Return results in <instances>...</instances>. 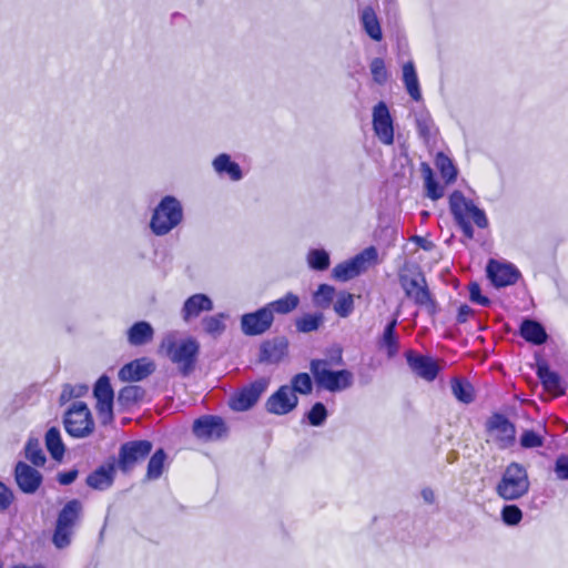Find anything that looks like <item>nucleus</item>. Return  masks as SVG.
<instances>
[{"label": "nucleus", "instance_id": "nucleus-5", "mask_svg": "<svg viewBox=\"0 0 568 568\" xmlns=\"http://www.w3.org/2000/svg\"><path fill=\"white\" fill-rule=\"evenodd\" d=\"M399 283L405 295L416 305L424 307L430 315L436 313L437 304L428 290L424 274L418 268L399 274Z\"/></svg>", "mask_w": 568, "mask_h": 568}, {"label": "nucleus", "instance_id": "nucleus-47", "mask_svg": "<svg viewBox=\"0 0 568 568\" xmlns=\"http://www.w3.org/2000/svg\"><path fill=\"white\" fill-rule=\"evenodd\" d=\"M373 80L377 84H384L388 79V72L385 67V62L381 58H374L369 64Z\"/></svg>", "mask_w": 568, "mask_h": 568}, {"label": "nucleus", "instance_id": "nucleus-36", "mask_svg": "<svg viewBox=\"0 0 568 568\" xmlns=\"http://www.w3.org/2000/svg\"><path fill=\"white\" fill-rule=\"evenodd\" d=\"M287 344L284 341L264 343L262 346V359L268 363H276L285 355Z\"/></svg>", "mask_w": 568, "mask_h": 568}, {"label": "nucleus", "instance_id": "nucleus-26", "mask_svg": "<svg viewBox=\"0 0 568 568\" xmlns=\"http://www.w3.org/2000/svg\"><path fill=\"white\" fill-rule=\"evenodd\" d=\"M397 318L394 317L384 328L378 341V347L384 349L389 358L396 356L399 349L398 336L396 334Z\"/></svg>", "mask_w": 568, "mask_h": 568}, {"label": "nucleus", "instance_id": "nucleus-33", "mask_svg": "<svg viewBox=\"0 0 568 568\" xmlns=\"http://www.w3.org/2000/svg\"><path fill=\"white\" fill-rule=\"evenodd\" d=\"M300 304V298L293 293H287L285 296L273 301L265 305L266 308H271V314H288L294 311Z\"/></svg>", "mask_w": 568, "mask_h": 568}, {"label": "nucleus", "instance_id": "nucleus-53", "mask_svg": "<svg viewBox=\"0 0 568 568\" xmlns=\"http://www.w3.org/2000/svg\"><path fill=\"white\" fill-rule=\"evenodd\" d=\"M469 298L471 302L486 306L489 304L488 297L481 294V288L478 283L473 282L469 284Z\"/></svg>", "mask_w": 568, "mask_h": 568}, {"label": "nucleus", "instance_id": "nucleus-23", "mask_svg": "<svg viewBox=\"0 0 568 568\" xmlns=\"http://www.w3.org/2000/svg\"><path fill=\"white\" fill-rule=\"evenodd\" d=\"M536 373L547 392L551 393L554 396L565 394V386L560 376L556 372L551 371L545 362L537 364Z\"/></svg>", "mask_w": 568, "mask_h": 568}, {"label": "nucleus", "instance_id": "nucleus-7", "mask_svg": "<svg viewBox=\"0 0 568 568\" xmlns=\"http://www.w3.org/2000/svg\"><path fill=\"white\" fill-rule=\"evenodd\" d=\"M82 505L79 500L68 501L59 513L52 541L57 548H64L70 545L73 529L80 518Z\"/></svg>", "mask_w": 568, "mask_h": 568}, {"label": "nucleus", "instance_id": "nucleus-41", "mask_svg": "<svg viewBox=\"0 0 568 568\" xmlns=\"http://www.w3.org/2000/svg\"><path fill=\"white\" fill-rule=\"evenodd\" d=\"M336 295L335 288L327 284H321L313 295V303L320 308H328Z\"/></svg>", "mask_w": 568, "mask_h": 568}, {"label": "nucleus", "instance_id": "nucleus-37", "mask_svg": "<svg viewBox=\"0 0 568 568\" xmlns=\"http://www.w3.org/2000/svg\"><path fill=\"white\" fill-rule=\"evenodd\" d=\"M166 459L165 452L160 448L150 458L146 469V479L155 480L161 477Z\"/></svg>", "mask_w": 568, "mask_h": 568}, {"label": "nucleus", "instance_id": "nucleus-55", "mask_svg": "<svg viewBox=\"0 0 568 568\" xmlns=\"http://www.w3.org/2000/svg\"><path fill=\"white\" fill-rule=\"evenodd\" d=\"M78 477V470L77 469H71L69 471H64V473H60L58 475V481L61 484V485H70L72 484Z\"/></svg>", "mask_w": 568, "mask_h": 568}, {"label": "nucleus", "instance_id": "nucleus-54", "mask_svg": "<svg viewBox=\"0 0 568 568\" xmlns=\"http://www.w3.org/2000/svg\"><path fill=\"white\" fill-rule=\"evenodd\" d=\"M13 501V493L0 481V511L7 510Z\"/></svg>", "mask_w": 568, "mask_h": 568}, {"label": "nucleus", "instance_id": "nucleus-57", "mask_svg": "<svg viewBox=\"0 0 568 568\" xmlns=\"http://www.w3.org/2000/svg\"><path fill=\"white\" fill-rule=\"evenodd\" d=\"M422 498L426 504H434L435 503V493L432 488H424L422 490Z\"/></svg>", "mask_w": 568, "mask_h": 568}, {"label": "nucleus", "instance_id": "nucleus-19", "mask_svg": "<svg viewBox=\"0 0 568 568\" xmlns=\"http://www.w3.org/2000/svg\"><path fill=\"white\" fill-rule=\"evenodd\" d=\"M193 433L200 439L214 440L221 438L226 428L221 417L203 416L194 422Z\"/></svg>", "mask_w": 568, "mask_h": 568}, {"label": "nucleus", "instance_id": "nucleus-32", "mask_svg": "<svg viewBox=\"0 0 568 568\" xmlns=\"http://www.w3.org/2000/svg\"><path fill=\"white\" fill-rule=\"evenodd\" d=\"M415 122L419 136L428 143L436 134V128L430 114L427 111H420L415 114Z\"/></svg>", "mask_w": 568, "mask_h": 568}, {"label": "nucleus", "instance_id": "nucleus-21", "mask_svg": "<svg viewBox=\"0 0 568 568\" xmlns=\"http://www.w3.org/2000/svg\"><path fill=\"white\" fill-rule=\"evenodd\" d=\"M154 371V362L146 357H141L125 364L119 371V378L123 382H139L150 376Z\"/></svg>", "mask_w": 568, "mask_h": 568}, {"label": "nucleus", "instance_id": "nucleus-39", "mask_svg": "<svg viewBox=\"0 0 568 568\" xmlns=\"http://www.w3.org/2000/svg\"><path fill=\"white\" fill-rule=\"evenodd\" d=\"M422 166H423L426 195L434 201L443 197L444 187L440 186L435 181L432 169L425 163H423Z\"/></svg>", "mask_w": 568, "mask_h": 568}, {"label": "nucleus", "instance_id": "nucleus-11", "mask_svg": "<svg viewBox=\"0 0 568 568\" xmlns=\"http://www.w3.org/2000/svg\"><path fill=\"white\" fill-rule=\"evenodd\" d=\"M150 440H131L121 445L116 466L122 473L131 471L136 464L145 459L152 450Z\"/></svg>", "mask_w": 568, "mask_h": 568}, {"label": "nucleus", "instance_id": "nucleus-24", "mask_svg": "<svg viewBox=\"0 0 568 568\" xmlns=\"http://www.w3.org/2000/svg\"><path fill=\"white\" fill-rule=\"evenodd\" d=\"M128 342L132 346H142L153 339L154 329L149 322L140 321L128 329Z\"/></svg>", "mask_w": 568, "mask_h": 568}, {"label": "nucleus", "instance_id": "nucleus-44", "mask_svg": "<svg viewBox=\"0 0 568 568\" xmlns=\"http://www.w3.org/2000/svg\"><path fill=\"white\" fill-rule=\"evenodd\" d=\"M323 322L322 314H305L296 321V328L302 333L316 331Z\"/></svg>", "mask_w": 568, "mask_h": 568}, {"label": "nucleus", "instance_id": "nucleus-52", "mask_svg": "<svg viewBox=\"0 0 568 568\" xmlns=\"http://www.w3.org/2000/svg\"><path fill=\"white\" fill-rule=\"evenodd\" d=\"M555 474L560 480H568V456L560 455L555 462Z\"/></svg>", "mask_w": 568, "mask_h": 568}, {"label": "nucleus", "instance_id": "nucleus-14", "mask_svg": "<svg viewBox=\"0 0 568 568\" xmlns=\"http://www.w3.org/2000/svg\"><path fill=\"white\" fill-rule=\"evenodd\" d=\"M373 129L376 136L383 144H393V120L385 102H378L373 109Z\"/></svg>", "mask_w": 568, "mask_h": 568}, {"label": "nucleus", "instance_id": "nucleus-48", "mask_svg": "<svg viewBox=\"0 0 568 568\" xmlns=\"http://www.w3.org/2000/svg\"><path fill=\"white\" fill-rule=\"evenodd\" d=\"M501 519L508 526H515L523 519V511L516 505H506L501 509Z\"/></svg>", "mask_w": 568, "mask_h": 568}, {"label": "nucleus", "instance_id": "nucleus-25", "mask_svg": "<svg viewBox=\"0 0 568 568\" xmlns=\"http://www.w3.org/2000/svg\"><path fill=\"white\" fill-rule=\"evenodd\" d=\"M214 171L219 175H227L232 181H240L243 178L240 165L231 160L226 153L217 155L212 162Z\"/></svg>", "mask_w": 568, "mask_h": 568}, {"label": "nucleus", "instance_id": "nucleus-22", "mask_svg": "<svg viewBox=\"0 0 568 568\" xmlns=\"http://www.w3.org/2000/svg\"><path fill=\"white\" fill-rule=\"evenodd\" d=\"M213 310V302L206 294H193L183 304L181 316L184 322L197 318L202 312H210Z\"/></svg>", "mask_w": 568, "mask_h": 568}, {"label": "nucleus", "instance_id": "nucleus-43", "mask_svg": "<svg viewBox=\"0 0 568 568\" xmlns=\"http://www.w3.org/2000/svg\"><path fill=\"white\" fill-rule=\"evenodd\" d=\"M436 166L439 170L442 178L446 183H452L457 176V170L453 161L445 154L438 153L436 156Z\"/></svg>", "mask_w": 568, "mask_h": 568}, {"label": "nucleus", "instance_id": "nucleus-38", "mask_svg": "<svg viewBox=\"0 0 568 568\" xmlns=\"http://www.w3.org/2000/svg\"><path fill=\"white\" fill-rule=\"evenodd\" d=\"M310 268L325 271L329 266V254L324 248H312L306 256Z\"/></svg>", "mask_w": 568, "mask_h": 568}, {"label": "nucleus", "instance_id": "nucleus-10", "mask_svg": "<svg viewBox=\"0 0 568 568\" xmlns=\"http://www.w3.org/2000/svg\"><path fill=\"white\" fill-rule=\"evenodd\" d=\"M488 440L499 449H506L514 445L516 428L510 420L501 414H494L486 423Z\"/></svg>", "mask_w": 568, "mask_h": 568}, {"label": "nucleus", "instance_id": "nucleus-12", "mask_svg": "<svg viewBox=\"0 0 568 568\" xmlns=\"http://www.w3.org/2000/svg\"><path fill=\"white\" fill-rule=\"evenodd\" d=\"M94 397L97 398V413L103 425L109 424L113 419V389L110 384L109 377L101 376L93 389Z\"/></svg>", "mask_w": 568, "mask_h": 568}, {"label": "nucleus", "instance_id": "nucleus-50", "mask_svg": "<svg viewBox=\"0 0 568 568\" xmlns=\"http://www.w3.org/2000/svg\"><path fill=\"white\" fill-rule=\"evenodd\" d=\"M88 392V387L85 385H65L61 392L60 400L62 403L68 402L72 398H78L84 395Z\"/></svg>", "mask_w": 568, "mask_h": 568}, {"label": "nucleus", "instance_id": "nucleus-35", "mask_svg": "<svg viewBox=\"0 0 568 568\" xmlns=\"http://www.w3.org/2000/svg\"><path fill=\"white\" fill-rule=\"evenodd\" d=\"M24 456L36 467H41L47 462V457L38 438L30 437L28 439L24 446Z\"/></svg>", "mask_w": 568, "mask_h": 568}, {"label": "nucleus", "instance_id": "nucleus-40", "mask_svg": "<svg viewBox=\"0 0 568 568\" xmlns=\"http://www.w3.org/2000/svg\"><path fill=\"white\" fill-rule=\"evenodd\" d=\"M144 396V389L138 385H129L123 387L118 396V402L122 406H131L139 400H141Z\"/></svg>", "mask_w": 568, "mask_h": 568}, {"label": "nucleus", "instance_id": "nucleus-18", "mask_svg": "<svg viewBox=\"0 0 568 568\" xmlns=\"http://www.w3.org/2000/svg\"><path fill=\"white\" fill-rule=\"evenodd\" d=\"M487 276L496 287L513 285L517 282L520 273L511 264L489 261L486 267Z\"/></svg>", "mask_w": 568, "mask_h": 568}, {"label": "nucleus", "instance_id": "nucleus-46", "mask_svg": "<svg viewBox=\"0 0 568 568\" xmlns=\"http://www.w3.org/2000/svg\"><path fill=\"white\" fill-rule=\"evenodd\" d=\"M290 387L295 395L296 393L307 395L312 393L313 382L307 373H298L292 378V385Z\"/></svg>", "mask_w": 568, "mask_h": 568}, {"label": "nucleus", "instance_id": "nucleus-17", "mask_svg": "<svg viewBox=\"0 0 568 568\" xmlns=\"http://www.w3.org/2000/svg\"><path fill=\"white\" fill-rule=\"evenodd\" d=\"M298 403L297 396L288 385L281 386L266 402V409L276 415H285Z\"/></svg>", "mask_w": 568, "mask_h": 568}, {"label": "nucleus", "instance_id": "nucleus-56", "mask_svg": "<svg viewBox=\"0 0 568 568\" xmlns=\"http://www.w3.org/2000/svg\"><path fill=\"white\" fill-rule=\"evenodd\" d=\"M471 314H473V310L468 305H466V304L460 305L458 308L457 322L458 323L467 322V320L469 318V316Z\"/></svg>", "mask_w": 568, "mask_h": 568}, {"label": "nucleus", "instance_id": "nucleus-15", "mask_svg": "<svg viewBox=\"0 0 568 568\" xmlns=\"http://www.w3.org/2000/svg\"><path fill=\"white\" fill-rule=\"evenodd\" d=\"M273 320L271 308L264 306L256 312L244 314L241 318V328L247 336L261 335L272 326Z\"/></svg>", "mask_w": 568, "mask_h": 568}, {"label": "nucleus", "instance_id": "nucleus-6", "mask_svg": "<svg viewBox=\"0 0 568 568\" xmlns=\"http://www.w3.org/2000/svg\"><path fill=\"white\" fill-rule=\"evenodd\" d=\"M311 373L320 388L335 393L349 388L353 385V374L347 369L332 371L325 359H313L310 364Z\"/></svg>", "mask_w": 568, "mask_h": 568}, {"label": "nucleus", "instance_id": "nucleus-30", "mask_svg": "<svg viewBox=\"0 0 568 568\" xmlns=\"http://www.w3.org/2000/svg\"><path fill=\"white\" fill-rule=\"evenodd\" d=\"M45 447L51 457L55 460H61L64 456L65 447L61 438L59 428L51 427L47 430L44 436Z\"/></svg>", "mask_w": 568, "mask_h": 568}, {"label": "nucleus", "instance_id": "nucleus-28", "mask_svg": "<svg viewBox=\"0 0 568 568\" xmlns=\"http://www.w3.org/2000/svg\"><path fill=\"white\" fill-rule=\"evenodd\" d=\"M520 335L527 342L541 345L547 341V333L544 326L534 320H524L520 325Z\"/></svg>", "mask_w": 568, "mask_h": 568}, {"label": "nucleus", "instance_id": "nucleus-31", "mask_svg": "<svg viewBox=\"0 0 568 568\" xmlns=\"http://www.w3.org/2000/svg\"><path fill=\"white\" fill-rule=\"evenodd\" d=\"M361 22L365 32L375 41H381L383 38L382 29L377 16L373 8L366 7L361 14Z\"/></svg>", "mask_w": 568, "mask_h": 568}, {"label": "nucleus", "instance_id": "nucleus-8", "mask_svg": "<svg viewBox=\"0 0 568 568\" xmlns=\"http://www.w3.org/2000/svg\"><path fill=\"white\" fill-rule=\"evenodd\" d=\"M67 433L74 438H84L92 434L94 422L87 404L74 402L64 414Z\"/></svg>", "mask_w": 568, "mask_h": 568}, {"label": "nucleus", "instance_id": "nucleus-9", "mask_svg": "<svg viewBox=\"0 0 568 568\" xmlns=\"http://www.w3.org/2000/svg\"><path fill=\"white\" fill-rule=\"evenodd\" d=\"M377 256V250L374 246L366 247L353 258L337 264L333 268L332 275L341 282L349 281L376 264Z\"/></svg>", "mask_w": 568, "mask_h": 568}, {"label": "nucleus", "instance_id": "nucleus-1", "mask_svg": "<svg viewBox=\"0 0 568 568\" xmlns=\"http://www.w3.org/2000/svg\"><path fill=\"white\" fill-rule=\"evenodd\" d=\"M199 351L195 338L182 337L179 332L166 333L159 345V353L175 364L182 376L194 371Z\"/></svg>", "mask_w": 568, "mask_h": 568}, {"label": "nucleus", "instance_id": "nucleus-42", "mask_svg": "<svg viewBox=\"0 0 568 568\" xmlns=\"http://www.w3.org/2000/svg\"><path fill=\"white\" fill-rule=\"evenodd\" d=\"M225 315L223 313H219L211 316H205L201 324L205 333L217 336L221 335L225 331L224 324Z\"/></svg>", "mask_w": 568, "mask_h": 568}, {"label": "nucleus", "instance_id": "nucleus-45", "mask_svg": "<svg viewBox=\"0 0 568 568\" xmlns=\"http://www.w3.org/2000/svg\"><path fill=\"white\" fill-rule=\"evenodd\" d=\"M354 310V296L346 292L337 294L334 311L341 317H347Z\"/></svg>", "mask_w": 568, "mask_h": 568}, {"label": "nucleus", "instance_id": "nucleus-2", "mask_svg": "<svg viewBox=\"0 0 568 568\" xmlns=\"http://www.w3.org/2000/svg\"><path fill=\"white\" fill-rule=\"evenodd\" d=\"M449 210L463 234L469 240L474 237L471 222L479 229L488 226L484 210L479 209L473 200L467 199L460 191H454L449 195Z\"/></svg>", "mask_w": 568, "mask_h": 568}, {"label": "nucleus", "instance_id": "nucleus-13", "mask_svg": "<svg viewBox=\"0 0 568 568\" xmlns=\"http://www.w3.org/2000/svg\"><path fill=\"white\" fill-rule=\"evenodd\" d=\"M268 382L265 378L257 379L236 393L230 399V407L236 412H244L251 408L266 390Z\"/></svg>", "mask_w": 568, "mask_h": 568}, {"label": "nucleus", "instance_id": "nucleus-34", "mask_svg": "<svg viewBox=\"0 0 568 568\" xmlns=\"http://www.w3.org/2000/svg\"><path fill=\"white\" fill-rule=\"evenodd\" d=\"M452 393L463 404H470L475 399L473 385L459 378L452 379Z\"/></svg>", "mask_w": 568, "mask_h": 568}, {"label": "nucleus", "instance_id": "nucleus-27", "mask_svg": "<svg viewBox=\"0 0 568 568\" xmlns=\"http://www.w3.org/2000/svg\"><path fill=\"white\" fill-rule=\"evenodd\" d=\"M114 471L113 464L101 466L88 476L87 484L93 489L104 490L113 484Z\"/></svg>", "mask_w": 568, "mask_h": 568}, {"label": "nucleus", "instance_id": "nucleus-20", "mask_svg": "<svg viewBox=\"0 0 568 568\" xmlns=\"http://www.w3.org/2000/svg\"><path fill=\"white\" fill-rule=\"evenodd\" d=\"M406 361L409 368L420 378L432 382L437 377L439 367L432 357L408 351L406 353Z\"/></svg>", "mask_w": 568, "mask_h": 568}, {"label": "nucleus", "instance_id": "nucleus-29", "mask_svg": "<svg viewBox=\"0 0 568 568\" xmlns=\"http://www.w3.org/2000/svg\"><path fill=\"white\" fill-rule=\"evenodd\" d=\"M403 82L409 97L415 101H420L422 92L413 61H408L403 65Z\"/></svg>", "mask_w": 568, "mask_h": 568}, {"label": "nucleus", "instance_id": "nucleus-51", "mask_svg": "<svg viewBox=\"0 0 568 568\" xmlns=\"http://www.w3.org/2000/svg\"><path fill=\"white\" fill-rule=\"evenodd\" d=\"M544 444V439L534 430H525L520 436V445L524 448H536Z\"/></svg>", "mask_w": 568, "mask_h": 568}, {"label": "nucleus", "instance_id": "nucleus-49", "mask_svg": "<svg viewBox=\"0 0 568 568\" xmlns=\"http://www.w3.org/2000/svg\"><path fill=\"white\" fill-rule=\"evenodd\" d=\"M327 418V410L324 404L316 403L307 413L308 423L312 426H322Z\"/></svg>", "mask_w": 568, "mask_h": 568}, {"label": "nucleus", "instance_id": "nucleus-4", "mask_svg": "<svg viewBox=\"0 0 568 568\" xmlns=\"http://www.w3.org/2000/svg\"><path fill=\"white\" fill-rule=\"evenodd\" d=\"M183 220V207L181 202L172 195L164 196L154 207L150 229L156 236L169 234Z\"/></svg>", "mask_w": 568, "mask_h": 568}, {"label": "nucleus", "instance_id": "nucleus-16", "mask_svg": "<svg viewBox=\"0 0 568 568\" xmlns=\"http://www.w3.org/2000/svg\"><path fill=\"white\" fill-rule=\"evenodd\" d=\"M14 479L21 491L34 494L42 484L43 477L39 470L24 462H18L14 468Z\"/></svg>", "mask_w": 568, "mask_h": 568}, {"label": "nucleus", "instance_id": "nucleus-3", "mask_svg": "<svg viewBox=\"0 0 568 568\" xmlns=\"http://www.w3.org/2000/svg\"><path fill=\"white\" fill-rule=\"evenodd\" d=\"M530 481L526 468L519 463H510L504 470L495 491L506 501L520 499L528 494Z\"/></svg>", "mask_w": 568, "mask_h": 568}]
</instances>
